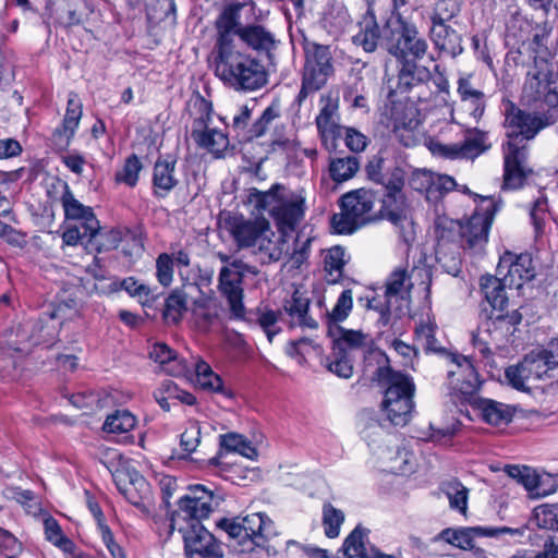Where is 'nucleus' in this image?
I'll return each mask as SVG.
<instances>
[{"label":"nucleus","instance_id":"cd10ccee","mask_svg":"<svg viewBox=\"0 0 558 558\" xmlns=\"http://www.w3.org/2000/svg\"><path fill=\"white\" fill-rule=\"evenodd\" d=\"M508 475L522 484L533 497H545L555 492V485L544 487V482L551 481L550 474H537L527 466L508 465L506 466Z\"/></svg>","mask_w":558,"mask_h":558},{"label":"nucleus","instance_id":"603ef678","mask_svg":"<svg viewBox=\"0 0 558 558\" xmlns=\"http://www.w3.org/2000/svg\"><path fill=\"white\" fill-rule=\"evenodd\" d=\"M339 336L333 339V347L337 349H343V351H349L350 354L354 350L364 349L366 345L367 336L361 331L355 330H344L339 327H336Z\"/></svg>","mask_w":558,"mask_h":558},{"label":"nucleus","instance_id":"ddd939ff","mask_svg":"<svg viewBox=\"0 0 558 558\" xmlns=\"http://www.w3.org/2000/svg\"><path fill=\"white\" fill-rule=\"evenodd\" d=\"M255 266L244 263L242 259H232L229 265L221 267L218 276V290L227 300L230 312L234 318L244 316L243 279L247 274L258 275Z\"/></svg>","mask_w":558,"mask_h":558},{"label":"nucleus","instance_id":"a211bd4d","mask_svg":"<svg viewBox=\"0 0 558 558\" xmlns=\"http://www.w3.org/2000/svg\"><path fill=\"white\" fill-rule=\"evenodd\" d=\"M254 9L255 5L251 1L230 3L216 21L217 36L213 50L239 45L235 41V36L240 38V29L245 26L240 21V13L244 11L254 14Z\"/></svg>","mask_w":558,"mask_h":558},{"label":"nucleus","instance_id":"e2e57ef3","mask_svg":"<svg viewBox=\"0 0 558 558\" xmlns=\"http://www.w3.org/2000/svg\"><path fill=\"white\" fill-rule=\"evenodd\" d=\"M142 170V162L136 155L126 158L122 169L117 172L116 180L133 187L138 181V174Z\"/></svg>","mask_w":558,"mask_h":558},{"label":"nucleus","instance_id":"0eeeda50","mask_svg":"<svg viewBox=\"0 0 558 558\" xmlns=\"http://www.w3.org/2000/svg\"><path fill=\"white\" fill-rule=\"evenodd\" d=\"M383 40L398 60H421L428 51L427 40L404 14L391 13L384 24Z\"/></svg>","mask_w":558,"mask_h":558},{"label":"nucleus","instance_id":"5fc2aeb1","mask_svg":"<svg viewBox=\"0 0 558 558\" xmlns=\"http://www.w3.org/2000/svg\"><path fill=\"white\" fill-rule=\"evenodd\" d=\"M32 333H34V330H32L31 322L20 325L15 330V338H10L5 342L8 350L23 354L29 353L33 347L37 345V343L31 341Z\"/></svg>","mask_w":558,"mask_h":558},{"label":"nucleus","instance_id":"4c0bfd02","mask_svg":"<svg viewBox=\"0 0 558 558\" xmlns=\"http://www.w3.org/2000/svg\"><path fill=\"white\" fill-rule=\"evenodd\" d=\"M476 404L483 420L488 424H507L512 418V411L507 404L490 399H481Z\"/></svg>","mask_w":558,"mask_h":558},{"label":"nucleus","instance_id":"2f4dec72","mask_svg":"<svg viewBox=\"0 0 558 558\" xmlns=\"http://www.w3.org/2000/svg\"><path fill=\"white\" fill-rule=\"evenodd\" d=\"M177 160L172 157L157 159L153 170L154 193L158 197L167 196L179 183L175 174Z\"/></svg>","mask_w":558,"mask_h":558},{"label":"nucleus","instance_id":"5701e85b","mask_svg":"<svg viewBox=\"0 0 558 558\" xmlns=\"http://www.w3.org/2000/svg\"><path fill=\"white\" fill-rule=\"evenodd\" d=\"M279 120L280 106L277 102H272L254 122H252L251 142L265 136L271 129H274L271 144L282 148L288 147L290 141L283 136L282 131L284 130V125L279 124Z\"/></svg>","mask_w":558,"mask_h":558},{"label":"nucleus","instance_id":"864d4df0","mask_svg":"<svg viewBox=\"0 0 558 558\" xmlns=\"http://www.w3.org/2000/svg\"><path fill=\"white\" fill-rule=\"evenodd\" d=\"M120 242L121 233L118 230L111 229L102 233L99 229L95 238L89 236L85 246L89 252L95 250L97 253H100L117 248Z\"/></svg>","mask_w":558,"mask_h":558},{"label":"nucleus","instance_id":"a878e982","mask_svg":"<svg viewBox=\"0 0 558 558\" xmlns=\"http://www.w3.org/2000/svg\"><path fill=\"white\" fill-rule=\"evenodd\" d=\"M429 37L435 48L451 58H456L463 51L462 36L449 23H432Z\"/></svg>","mask_w":558,"mask_h":558},{"label":"nucleus","instance_id":"79ce46f5","mask_svg":"<svg viewBox=\"0 0 558 558\" xmlns=\"http://www.w3.org/2000/svg\"><path fill=\"white\" fill-rule=\"evenodd\" d=\"M119 289L125 290L132 298H136L144 306L151 305L156 300V295L153 290L148 286L138 282L133 277L125 278L120 283H111V291H118Z\"/></svg>","mask_w":558,"mask_h":558},{"label":"nucleus","instance_id":"58836bf2","mask_svg":"<svg viewBox=\"0 0 558 558\" xmlns=\"http://www.w3.org/2000/svg\"><path fill=\"white\" fill-rule=\"evenodd\" d=\"M197 385L208 391L219 392L232 397L231 392L223 387L222 379L213 372L211 367L204 361L194 364Z\"/></svg>","mask_w":558,"mask_h":558},{"label":"nucleus","instance_id":"680f3d73","mask_svg":"<svg viewBox=\"0 0 558 558\" xmlns=\"http://www.w3.org/2000/svg\"><path fill=\"white\" fill-rule=\"evenodd\" d=\"M344 514L342 511L336 509L330 504L323 507V524L325 526V534L329 538L339 535L340 525L343 523Z\"/></svg>","mask_w":558,"mask_h":558},{"label":"nucleus","instance_id":"aec40b11","mask_svg":"<svg viewBox=\"0 0 558 558\" xmlns=\"http://www.w3.org/2000/svg\"><path fill=\"white\" fill-rule=\"evenodd\" d=\"M497 276H501L508 288L520 289L535 276L532 257L529 254L514 255L506 252L499 259Z\"/></svg>","mask_w":558,"mask_h":558},{"label":"nucleus","instance_id":"bf43d9fd","mask_svg":"<svg viewBox=\"0 0 558 558\" xmlns=\"http://www.w3.org/2000/svg\"><path fill=\"white\" fill-rule=\"evenodd\" d=\"M251 116L252 110L247 106H242L232 118V130L242 142H251Z\"/></svg>","mask_w":558,"mask_h":558},{"label":"nucleus","instance_id":"7ed1b4c3","mask_svg":"<svg viewBox=\"0 0 558 558\" xmlns=\"http://www.w3.org/2000/svg\"><path fill=\"white\" fill-rule=\"evenodd\" d=\"M366 365L375 361L377 367L373 372V379L386 386L381 409L392 425L405 426L414 410L415 385L412 378L400 372H395L388 365V357L380 351H368L365 357Z\"/></svg>","mask_w":558,"mask_h":558},{"label":"nucleus","instance_id":"6ab92c4d","mask_svg":"<svg viewBox=\"0 0 558 558\" xmlns=\"http://www.w3.org/2000/svg\"><path fill=\"white\" fill-rule=\"evenodd\" d=\"M550 71L545 61L535 63V69L527 72L524 95L529 101L541 102L549 108L558 106V93L551 87Z\"/></svg>","mask_w":558,"mask_h":558},{"label":"nucleus","instance_id":"f257e3e1","mask_svg":"<svg viewBox=\"0 0 558 558\" xmlns=\"http://www.w3.org/2000/svg\"><path fill=\"white\" fill-rule=\"evenodd\" d=\"M506 122L511 131L504 145V189L515 190L523 185L531 169L526 165L527 141L532 140L539 130L549 124L542 117L526 113L512 108L507 114Z\"/></svg>","mask_w":558,"mask_h":558},{"label":"nucleus","instance_id":"c85d7f7f","mask_svg":"<svg viewBox=\"0 0 558 558\" xmlns=\"http://www.w3.org/2000/svg\"><path fill=\"white\" fill-rule=\"evenodd\" d=\"M401 68L399 69L397 76L396 89L389 86L388 97L392 98L393 94L407 93L414 86L429 81L432 77L430 71L415 62V60H400Z\"/></svg>","mask_w":558,"mask_h":558},{"label":"nucleus","instance_id":"37998d69","mask_svg":"<svg viewBox=\"0 0 558 558\" xmlns=\"http://www.w3.org/2000/svg\"><path fill=\"white\" fill-rule=\"evenodd\" d=\"M391 113L392 119V132L397 140L404 146L409 147L415 143V136L413 134L414 128L417 125V121L413 118H409L408 114L400 116L398 107H395Z\"/></svg>","mask_w":558,"mask_h":558},{"label":"nucleus","instance_id":"8fccbe9b","mask_svg":"<svg viewBox=\"0 0 558 558\" xmlns=\"http://www.w3.org/2000/svg\"><path fill=\"white\" fill-rule=\"evenodd\" d=\"M328 369L342 378H350L353 374L352 354L343 349L332 347V352L327 359Z\"/></svg>","mask_w":558,"mask_h":558},{"label":"nucleus","instance_id":"393cba45","mask_svg":"<svg viewBox=\"0 0 558 558\" xmlns=\"http://www.w3.org/2000/svg\"><path fill=\"white\" fill-rule=\"evenodd\" d=\"M61 204L64 210V216L69 220L82 221V228L86 230L89 236H96L99 230V221L97 220L93 208L83 205L77 201L68 185L61 196Z\"/></svg>","mask_w":558,"mask_h":558},{"label":"nucleus","instance_id":"bb28decb","mask_svg":"<svg viewBox=\"0 0 558 558\" xmlns=\"http://www.w3.org/2000/svg\"><path fill=\"white\" fill-rule=\"evenodd\" d=\"M526 355L538 381L558 376V341H551L546 348L533 350Z\"/></svg>","mask_w":558,"mask_h":558},{"label":"nucleus","instance_id":"7c9ffc66","mask_svg":"<svg viewBox=\"0 0 558 558\" xmlns=\"http://www.w3.org/2000/svg\"><path fill=\"white\" fill-rule=\"evenodd\" d=\"M450 359L457 369L448 371V376L453 377L459 375L460 377H463L462 380L458 379L457 383L451 381L454 388L465 396H471L476 392L481 386V381L472 362L466 356H459L454 354H451Z\"/></svg>","mask_w":558,"mask_h":558},{"label":"nucleus","instance_id":"c9c22d12","mask_svg":"<svg viewBox=\"0 0 558 558\" xmlns=\"http://www.w3.org/2000/svg\"><path fill=\"white\" fill-rule=\"evenodd\" d=\"M240 39L259 52H268L275 47L274 35L262 25H245L240 29Z\"/></svg>","mask_w":558,"mask_h":558},{"label":"nucleus","instance_id":"de8ad7c7","mask_svg":"<svg viewBox=\"0 0 558 558\" xmlns=\"http://www.w3.org/2000/svg\"><path fill=\"white\" fill-rule=\"evenodd\" d=\"M220 447L229 452H238L241 456L254 459L257 456L256 449L244 436L236 433L220 435Z\"/></svg>","mask_w":558,"mask_h":558},{"label":"nucleus","instance_id":"dca6fc26","mask_svg":"<svg viewBox=\"0 0 558 558\" xmlns=\"http://www.w3.org/2000/svg\"><path fill=\"white\" fill-rule=\"evenodd\" d=\"M412 286L404 268H397L386 282L385 301L374 298L368 301V308L379 313V323L387 326L392 314L399 316V302L405 301L409 288Z\"/></svg>","mask_w":558,"mask_h":558},{"label":"nucleus","instance_id":"6e6d98bb","mask_svg":"<svg viewBox=\"0 0 558 558\" xmlns=\"http://www.w3.org/2000/svg\"><path fill=\"white\" fill-rule=\"evenodd\" d=\"M82 118V104L77 98V95L71 93L68 99L66 112L62 123V131L68 138L74 135L76 128L78 126Z\"/></svg>","mask_w":558,"mask_h":558},{"label":"nucleus","instance_id":"a19ab883","mask_svg":"<svg viewBox=\"0 0 558 558\" xmlns=\"http://www.w3.org/2000/svg\"><path fill=\"white\" fill-rule=\"evenodd\" d=\"M59 329L60 322H50L43 313L35 323H32L34 333L31 336V341L37 343V345L44 344L48 348L54 342Z\"/></svg>","mask_w":558,"mask_h":558},{"label":"nucleus","instance_id":"774afa93","mask_svg":"<svg viewBox=\"0 0 558 558\" xmlns=\"http://www.w3.org/2000/svg\"><path fill=\"white\" fill-rule=\"evenodd\" d=\"M416 339L423 349L429 352H440L441 348L435 338V328L429 324H422L415 329Z\"/></svg>","mask_w":558,"mask_h":558},{"label":"nucleus","instance_id":"2eb2a0df","mask_svg":"<svg viewBox=\"0 0 558 558\" xmlns=\"http://www.w3.org/2000/svg\"><path fill=\"white\" fill-rule=\"evenodd\" d=\"M524 534V529H513L508 526H470L461 529H445L438 538L463 550H473L476 547V538L490 537L505 539L520 537Z\"/></svg>","mask_w":558,"mask_h":558},{"label":"nucleus","instance_id":"1a4fd4ad","mask_svg":"<svg viewBox=\"0 0 558 558\" xmlns=\"http://www.w3.org/2000/svg\"><path fill=\"white\" fill-rule=\"evenodd\" d=\"M498 209L499 202L492 197H483L480 207L464 222L444 220L438 227L446 228V223H449L450 228L457 227L463 246L474 253H481L488 241V232Z\"/></svg>","mask_w":558,"mask_h":558},{"label":"nucleus","instance_id":"9d476101","mask_svg":"<svg viewBox=\"0 0 558 558\" xmlns=\"http://www.w3.org/2000/svg\"><path fill=\"white\" fill-rule=\"evenodd\" d=\"M375 201V193L366 189H359L344 194L341 198V213L332 217L335 231L337 233L350 234L360 227L373 221Z\"/></svg>","mask_w":558,"mask_h":558},{"label":"nucleus","instance_id":"c03bdc74","mask_svg":"<svg viewBox=\"0 0 558 558\" xmlns=\"http://www.w3.org/2000/svg\"><path fill=\"white\" fill-rule=\"evenodd\" d=\"M360 169L359 158L347 156L333 158L329 162V173L335 182H344L352 179Z\"/></svg>","mask_w":558,"mask_h":558},{"label":"nucleus","instance_id":"4be33fe9","mask_svg":"<svg viewBox=\"0 0 558 558\" xmlns=\"http://www.w3.org/2000/svg\"><path fill=\"white\" fill-rule=\"evenodd\" d=\"M319 114L316 117V126L323 145L330 151L337 148V140L341 136L342 128L339 124L338 99L323 97Z\"/></svg>","mask_w":558,"mask_h":558},{"label":"nucleus","instance_id":"13d9d810","mask_svg":"<svg viewBox=\"0 0 558 558\" xmlns=\"http://www.w3.org/2000/svg\"><path fill=\"white\" fill-rule=\"evenodd\" d=\"M43 313L50 322H60L61 327L65 320L74 318L77 315L78 310L76 302L70 299L58 304L49 305V307Z\"/></svg>","mask_w":558,"mask_h":558},{"label":"nucleus","instance_id":"20e7f679","mask_svg":"<svg viewBox=\"0 0 558 558\" xmlns=\"http://www.w3.org/2000/svg\"><path fill=\"white\" fill-rule=\"evenodd\" d=\"M217 526L233 541V546L252 558L271 557L278 553L272 543L277 536L274 521L264 513L222 518Z\"/></svg>","mask_w":558,"mask_h":558},{"label":"nucleus","instance_id":"49530a36","mask_svg":"<svg viewBox=\"0 0 558 558\" xmlns=\"http://www.w3.org/2000/svg\"><path fill=\"white\" fill-rule=\"evenodd\" d=\"M359 428L362 438L369 445L376 442L384 435V426L374 412L364 410L359 415Z\"/></svg>","mask_w":558,"mask_h":558},{"label":"nucleus","instance_id":"09e8293b","mask_svg":"<svg viewBox=\"0 0 558 558\" xmlns=\"http://www.w3.org/2000/svg\"><path fill=\"white\" fill-rule=\"evenodd\" d=\"M136 425L135 416L128 410H117L107 416L102 429L107 433L123 434Z\"/></svg>","mask_w":558,"mask_h":558},{"label":"nucleus","instance_id":"b1692460","mask_svg":"<svg viewBox=\"0 0 558 558\" xmlns=\"http://www.w3.org/2000/svg\"><path fill=\"white\" fill-rule=\"evenodd\" d=\"M310 299L300 291H294L292 296L284 300L282 307L279 310L281 323L287 324L290 328L306 327L316 329L317 322L308 316Z\"/></svg>","mask_w":558,"mask_h":558},{"label":"nucleus","instance_id":"f3484780","mask_svg":"<svg viewBox=\"0 0 558 558\" xmlns=\"http://www.w3.org/2000/svg\"><path fill=\"white\" fill-rule=\"evenodd\" d=\"M182 535L189 558H222L223 553L214 535L202 523L180 524L177 529Z\"/></svg>","mask_w":558,"mask_h":558},{"label":"nucleus","instance_id":"3c124183","mask_svg":"<svg viewBox=\"0 0 558 558\" xmlns=\"http://www.w3.org/2000/svg\"><path fill=\"white\" fill-rule=\"evenodd\" d=\"M461 143L465 158L477 157L490 147L487 143V134L477 129L468 131Z\"/></svg>","mask_w":558,"mask_h":558},{"label":"nucleus","instance_id":"9b49d317","mask_svg":"<svg viewBox=\"0 0 558 558\" xmlns=\"http://www.w3.org/2000/svg\"><path fill=\"white\" fill-rule=\"evenodd\" d=\"M121 453L116 449H106L102 452V463L112 474L118 489L134 506L149 512L148 501L150 486L148 482L136 471L120 469Z\"/></svg>","mask_w":558,"mask_h":558},{"label":"nucleus","instance_id":"4468645a","mask_svg":"<svg viewBox=\"0 0 558 558\" xmlns=\"http://www.w3.org/2000/svg\"><path fill=\"white\" fill-rule=\"evenodd\" d=\"M218 505V498L213 492L201 485L192 487L186 495L180 497L179 508L171 517V527L179 529L180 524H193L194 521L201 523Z\"/></svg>","mask_w":558,"mask_h":558},{"label":"nucleus","instance_id":"f8f14e48","mask_svg":"<svg viewBox=\"0 0 558 558\" xmlns=\"http://www.w3.org/2000/svg\"><path fill=\"white\" fill-rule=\"evenodd\" d=\"M332 57L327 46L308 44L305 47V64L302 85L298 95L301 104L310 94L322 89L333 74Z\"/></svg>","mask_w":558,"mask_h":558},{"label":"nucleus","instance_id":"4d7b16f0","mask_svg":"<svg viewBox=\"0 0 558 558\" xmlns=\"http://www.w3.org/2000/svg\"><path fill=\"white\" fill-rule=\"evenodd\" d=\"M366 531L356 526L351 534L345 538L343 544V551L345 558H368L364 544Z\"/></svg>","mask_w":558,"mask_h":558},{"label":"nucleus","instance_id":"ea45409f","mask_svg":"<svg viewBox=\"0 0 558 558\" xmlns=\"http://www.w3.org/2000/svg\"><path fill=\"white\" fill-rule=\"evenodd\" d=\"M440 489L446 495L450 508L465 515L468 512L469 489L457 480L444 482Z\"/></svg>","mask_w":558,"mask_h":558},{"label":"nucleus","instance_id":"a18cd8bd","mask_svg":"<svg viewBox=\"0 0 558 558\" xmlns=\"http://www.w3.org/2000/svg\"><path fill=\"white\" fill-rule=\"evenodd\" d=\"M345 252L340 246L331 247L324 260L326 279L329 283H337L342 278L343 267L347 263Z\"/></svg>","mask_w":558,"mask_h":558},{"label":"nucleus","instance_id":"0e129e2a","mask_svg":"<svg viewBox=\"0 0 558 558\" xmlns=\"http://www.w3.org/2000/svg\"><path fill=\"white\" fill-rule=\"evenodd\" d=\"M352 291L350 289L343 290L338 298L332 311L328 314V319L330 323H339L344 320L349 316L352 310Z\"/></svg>","mask_w":558,"mask_h":558},{"label":"nucleus","instance_id":"e433bc0d","mask_svg":"<svg viewBox=\"0 0 558 558\" xmlns=\"http://www.w3.org/2000/svg\"><path fill=\"white\" fill-rule=\"evenodd\" d=\"M380 211L393 223L405 219L409 205L403 191H385Z\"/></svg>","mask_w":558,"mask_h":558},{"label":"nucleus","instance_id":"412c9836","mask_svg":"<svg viewBox=\"0 0 558 558\" xmlns=\"http://www.w3.org/2000/svg\"><path fill=\"white\" fill-rule=\"evenodd\" d=\"M268 223L265 217L247 219L241 215H229L225 219L226 230L239 248L255 246Z\"/></svg>","mask_w":558,"mask_h":558},{"label":"nucleus","instance_id":"473e14b6","mask_svg":"<svg viewBox=\"0 0 558 558\" xmlns=\"http://www.w3.org/2000/svg\"><path fill=\"white\" fill-rule=\"evenodd\" d=\"M192 300L191 312L198 329L207 331L219 322V306L214 299L198 292Z\"/></svg>","mask_w":558,"mask_h":558},{"label":"nucleus","instance_id":"423d86ee","mask_svg":"<svg viewBox=\"0 0 558 558\" xmlns=\"http://www.w3.org/2000/svg\"><path fill=\"white\" fill-rule=\"evenodd\" d=\"M247 203L258 214L269 213L281 233L293 231L304 217L305 198L281 184H274L268 191L251 189Z\"/></svg>","mask_w":558,"mask_h":558},{"label":"nucleus","instance_id":"f704fd0d","mask_svg":"<svg viewBox=\"0 0 558 558\" xmlns=\"http://www.w3.org/2000/svg\"><path fill=\"white\" fill-rule=\"evenodd\" d=\"M193 292H199L198 287L189 283L182 289H177L166 299L163 316L174 324L179 323L184 312L187 311L189 300L193 299Z\"/></svg>","mask_w":558,"mask_h":558},{"label":"nucleus","instance_id":"39448f33","mask_svg":"<svg viewBox=\"0 0 558 558\" xmlns=\"http://www.w3.org/2000/svg\"><path fill=\"white\" fill-rule=\"evenodd\" d=\"M210 57L216 76L235 90H256L267 83L264 65L240 44L211 50Z\"/></svg>","mask_w":558,"mask_h":558},{"label":"nucleus","instance_id":"052dcab7","mask_svg":"<svg viewBox=\"0 0 558 558\" xmlns=\"http://www.w3.org/2000/svg\"><path fill=\"white\" fill-rule=\"evenodd\" d=\"M461 0H438L430 16L432 23H449L458 15Z\"/></svg>","mask_w":558,"mask_h":558},{"label":"nucleus","instance_id":"6e6552de","mask_svg":"<svg viewBox=\"0 0 558 558\" xmlns=\"http://www.w3.org/2000/svg\"><path fill=\"white\" fill-rule=\"evenodd\" d=\"M189 110L194 117L191 136L196 145L215 157H221L229 147V138L221 130L210 128L211 104L196 94L189 100Z\"/></svg>","mask_w":558,"mask_h":558},{"label":"nucleus","instance_id":"338daca9","mask_svg":"<svg viewBox=\"0 0 558 558\" xmlns=\"http://www.w3.org/2000/svg\"><path fill=\"white\" fill-rule=\"evenodd\" d=\"M405 172L402 167L398 165H391L383 181L378 184L385 187V191H403Z\"/></svg>","mask_w":558,"mask_h":558},{"label":"nucleus","instance_id":"f03ea898","mask_svg":"<svg viewBox=\"0 0 558 558\" xmlns=\"http://www.w3.org/2000/svg\"><path fill=\"white\" fill-rule=\"evenodd\" d=\"M480 286L486 301L498 312L493 313L473 335V345L484 357H488L492 354L490 344L499 347L500 342L512 333L511 327L521 323L522 315L517 310L507 314L501 313L508 303L505 292L508 284L501 276H483Z\"/></svg>","mask_w":558,"mask_h":558},{"label":"nucleus","instance_id":"69168bd1","mask_svg":"<svg viewBox=\"0 0 558 558\" xmlns=\"http://www.w3.org/2000/svg\"><path fill=\"white\" fill-rule=\"evenodd\" d=\"M257 322L266 333L269 342H271L274 337L281 331V328L278 326V323H281L279 310L277 312L268 310L259 313Z\"/></svg>","mask_w":558,"mask_h":558},{"label":"nucleus","instance_id":"c756f323","mask_svg":"<svg viewBox=\"0 0 558 558\" xmlns=\"http://www.w3.org/2000/svg\"><path fill=\"white\" fill-rule=\"evenodd\" d=\"M356 27L357 31L352 36L353 44L366 52H374L384 35V29L380 31L374 12L367 11L363 14Z\"/></svg>","mask_w":558,"mask_h":558},{"label":"nucleus","instance_id":"72a5a7b5","mask_svg":"<svg viewBox=\"0 0 558 558\" xmlns=\"http://www.w3.org/2000/svg\"><path fill=\"white\" fill-rule=\"evenodd\" d=\"M286 236L287 233L276 235L268 223L255 245L258 252L264 255L265 262H277L283 255L289 254V244Z\"/></svg>","mask_w":558,"mask_h":558}]
</instances>
